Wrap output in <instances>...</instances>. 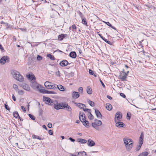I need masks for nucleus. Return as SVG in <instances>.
Returning a JSON list of instances; mask_svg holds the SVG:
<instances>
[{
  "label": "nucleus",
  "instance_id": "nucleus-1",
  "mask_svg": "<svg viewBox=\"0 0 156 156\" xmlns=\"http://www.w3.org/2000/svg\"><path fill=\"white\" fill-rule=\"evenodd\" d=\"M11 74L13 78L20 82H23L24 80V78L20 73L15 70H12L11 72Z\"/></svg>",
  "mask_w": 156,
  "mask_h": 156
},
{
  "label": "nucleus",
  "instance_id": "nucleus-2",
  "mask_svg": "<svg viewBox=\"0 0 156 156\" xmlns=\"http://www.w3.org/2000/svg\"><path fill=\"white\" fill-rule=\"evenodd\" d=\"M123 141L126 145V148L128 151H129L132 147L133 144V141L128 138H124Z\"/></svg>",
  "mask_w": 156,
  "mask_h": 156
},
{
  "label": "nucleus",
  "instance_id": "nucleus-3",
  "mask_svg": "<svg viewBox=\"0 0 156 156\" xmlns=\"http://www.w3.org/2000/svg\"><path fill=\"white\" fill-rule=\"evenodd\" d=\"M68 106V104L66 102H62L58 103L57 102L56 104L54 106V108L56 110H58L61 109H65L67 106Z\"/></svg>",
  "mask_w": 156,
  "mask_h": 156
},
{
  "label": "nucleus",
  "instance_id": "nucleus-4",
  "mask_svg": "<svg viewBox=\"0 0 156 156\" xmlns=\"http://www.w3.org/2000/svg\"><path fill=\"white\" fill-rule=\"evenodd\" d=\"M43 99L44 100V101L45 103L47 104L50 105H54V106H55V105L56 104V103L57 102V101L52 100L50 98L46 97L44 96Z\"/></svg>",
  "mask_w": 156,
  "mask_h": 156
},
{
  "label": "nucleus",
  "instance_id": "nucleus-5",
  "mask_svg": "<svg viewBox=\"0 0 156 156\" xmlns=\"http://www.w3.org/2000/svg\"><path fill=\"white\" fill-rule=\"evenodd\" d=\"M144 137V134L142 132L141 133V135L139 137V144L136 149V151H139L141 147V146L143 143Z\"/></svg>",
  "mask_w": 156,
  "mask_h": 156
},
{
  "label": "nucleus",
  "instance_id": "nucleus-6",
  "mask_svg": "<svg viewBox=\"0 0 156 156\" xmlns=\"http://www.w3.org/2000/svg\"><path fill=\"white\" fill-rule=\"evenodd\" d=\"M50 82L48 81H46L45 82L44 85L48 89H55L57 88V87H56V84H54L53 85H50Z\"/></svg>",
  "mask_w": 156,
  "mask_h": 156
},
{
  "label": "nucleus",
  "instance_id": "nucleus-7",
  "mask_svg": "<svg viewBox=\"0 0 156 156\" xmlns=\"http://www.w3.org/2000/svg\"><path fill=\"white\" fill-rule=\"evenodd\" d=\"M9 58L7 56L2 57L0 59V63L2 64H4L6 62H9Z\"/></svg>",
  "mask_w": 156,
  "mask_h": 156
},
{
  "label": "nucleus",
  "instance_id": "nucleus-8",
  "mask_svg": "<svg viewBox=\"0 0 156 156\" xmlns=\"http://www.w3.org/2000/svg\"><path fill=\"white\" fill-rule=\"evenodd\" d=\"M102 124V122L101 121H98V122H94L92 123V126L96 129H98V126H101Z\"/></svg>",
  "mask_w": 156,
  "mask_h": 156
},
{
  "label": "nucleus",
  "instance_id": "nucleus-9",
  "mask_svg": "<svg viewBox=\"0 0 156 156\" xmlns=\"http://www.w3.org/2000/svg\"><path fill=\"white\" fill-rule=\"evenodd\" d=\"M122 118V114L120 112H117L115 114V121L116 122L117 120H119Z\"/></svg>",
  "mask_w": 156,
  "mask_h": 156
},
{
  "label": "nucleus",
  "instance_id": "nucleus-10",
  "mask_svg": "<svg viewBox=\"0 0 156 156\" xmlns=\"http://www.w3.org/2000/svg\"><path fill=\"white\" fill-rule=\"evenodd\" d=\"M71 64L69 63L67 60H66L61 61L59 63V65L62 67L68 65H70Z\"/></svg>",
  "mask_w": 156,
  "mask_h": 156
},
{
  "label": "nucleus",
  "instance_id": "nucleus-11",
  "mask_svg": "<svg viewBox=\"0 0 156 156\" xmlns=\"http://www.w3.org/2000/svg\"><path fill=\"white\" fill-rule=\"evenodd\" d=\"M87 144L88 146L93 147L95 145V143L93 140L91 139H88L87 141Z\"/></svg>",
  "mask_w": 156,
  "mask_h": 156
},
{
  "label": "nucleus",
  "instance_id": "nucleus-12",
  "mask_svg": "<svg viewBox=\"0 0 156 156\" xmlns=\"http://www.w3.org/2000/svg\"><path fill=\"white\" fill-rule=\"evenodd\" d=\"M20 86L24 89L27 91H29L30 90V87L28 85L26 84L23 83Z\"/></svg>",
  "mask_w": 156,
  "mask_h": 156
},
{
  "label": "nucleus",
  "instance_id": "nucleus-13",
  "mask_svg": "<svg viewBox=\"0 0 156 156\" xmlns=\"http://www.w3.org/2000/svg\"><path fill=\"white\" fill-rule=\"evenodd\" d=\"M40 92L43 94H56V93L54 91H52L44 90H40Z\"/></svg>",
  "mask_w": 156,
  "mask_h": 156
},
{
  "label": "nucleus",
  "instance_id": "nucleus-14",
  "mask_svg": "<svg viewBox=\"0 0 156 156\" xmlns=\"http://www.w3.org/2000/svg\"><path fill=\"white\" fill-rule=\"evenodd\" d=\"M79 118L81 122L82 119L86 120L85 115L83 112H80L79 114Z\"/></svg>",
  "mask_w": 156,
  "mask_h": 156
},
{
  "label": "nucleus",
  "instance_id": "nucleus-15",
  "mask_svg": "<svg viewBox=\"0 0 156 156\" xmlns=\"http://www.w3.org/2000/svg\"><path fill=\"white\" fill-rule=\"evenodd\" d=\"M72 97L73 98L76 99L80 97V94L78 92L73 91L72 93Z\"/></svg>",
  "mask_w": 156,
  "mask_h": 156
},
{
  "label": "nucleus",
  "instance_id": "nucleus-16",
  "mask_svg": "<svg viewBox=\"0 0 156 156\" xmlns=\"http://www.w3.org/2000/svg\"><path fill=\"white\" fill-rule=\"evenodd\" d=\"M74 103L76 105L80 108H83L86 107V106L83 104L74 102Z\"/></svg>",
  "mask_w": 156,
  "mask_h": 156
},
{
  "label": "nucleus",
  "instance_id": "nucleus-17",
  "mask_svg": "<svg viewBox=\"0 0 156 156\" xmlns=\"http://www.w3.org/2000/svg\"><path fill=\"white\" fill-rule=\"evenodd\" d=\"M95 111L97 118H101L102 115L100 112L97 109H95Z\"/></svg>",
  "mask_w": 156,
  "mask_h": 156
},
{
  "label": "nucleus",
  "instance_id": "nucleus-18",
  "mask_svg": "<svg viewBox=\"0 0 156 156\" xmlns=\"http://www.w3.org/2000/svg\"><path fill=\"white\" fill-rule=\"evenodd\" d=\"M115 126H116L118 127H123L126 126V125L122 122H117L116 123Z\"/></svg>",
  "mask_w": 156,
  "mask_h": 156
},
{
  "label": "nucleus",
  "instance_id": "nucleus-19",
  "mask_svg": "<svg viewBox=\"0 0 156 156\" xmlns=\"http://www.w3.org/2000/svg\"><path fill=\"white\" fill-rule=\"evenodd\" d=\"M27 77L31 81L35 80V77L34 75L29 74L27 76Z\"/></svg>",
  "mask_w": 156,
  "mask_h": 156
},
{
  "label": "nucleus",
  "instance_id": "nucleus-20",
  "mask_svg": "<svg viewBox=\"0 0 156 156\" xmlns=\"http://www.w3.org/2000/svg\"><path fill=\"white\" fill-rule=\"evenodd\" d=\"M67 36L66 34H62L58 35V39L60 41L62 40L63 38L66 37Z\"/></svg>",
  "mask_w": 156,
  "mask_h": 156
},
{
  "label": "nucleus",
  "instance_id": "nucleus-21",
  "mask_svg": "<svg viewBox=\"0 0 156 156\" xmlns=\"http://www.w3.org/2000/svg\"><path fill=\"white\" fill-rule=\"evenodd\" d=\"M81 122H82L83 125L85 126H88L89 125V122L86 120L82 119Z\"/></svg>",
  "mask_w": 156,
  "mask_h": 156
},
{
  "label": "nucleus",
  "instance_id": "nucleus-22",
  "mask_svg": "<svg viewBox=\"0 0 156 156\" xmlns=\"http://www.w3.org/2000/svg\"><path fill=\"white\" fill-rule=\"evenodd\" d=\"M74 156H77L76 155H74ZM77 156H87L86 152L84 151L79 152L78 153Z\"/></svg>",
  "mask_w": 156,
  "mask_h": 156
},
{
  "label": "nucleus",
  "instance_id": "nucleus-23",
  "mask_svg": "<svg viewBox=\"0 0 156 156\" xmlns=\"http://www.w3.org/2000/svg\"><path fill=\"white\" fill-rule=\"evenodd\" d=\"M77 141L78 142H80L82 144H84L87 143V141L84 139L82 138H78L77 139Z\"/></svg>",
  "mask_w": 156,
  "mask_h": 156
},
{
  "label": "nucleus",
  "instance_id": "nucleus-24",
  "mask_svg": "<svg viewBox=\"0 0 156 156\" xmlns=\"http://www.w3.org/2000/svg\"><path fill=\"white\" fill-rule=\"evenodd\" d=\"M80 15L81 16L82 19V23L84 25H87V22L86 21V20L85 18H84L82 17L83 14L81 12H80Z\"/></svg>",
  "mask_w": 156,
  "mask_h": 156
},
{
  "label": "nucleus",
  "instance_id": "nucleus-25",
  "mask_svg": "<svg viewBox=\"0 0 156 156\" xmlns=\"http://www.w3.org/2000/svg\"><path fill=\"white\" fill-rule=\"evenodd\" d=\"M69 56L70 57L73 58H75L76 57V54L75 52L72 51L69 54Z\"/></svg>",
  "mask_w": 156,
  "mask_h": 156
},
{
  "label": "nucleus",
  "instance_id": "nucleus-26",
  "mask_svg": "<svg viewBox=\"0 0 156 156\" xmlns=\"http://www.w3.org/2000/svg\"><path fill=\"white\" fill-rule=\"evenodd\" d=\"M13 115L15 118L20 119V120H21L20 117L17 111H15L13 113Z\"/></svg>",
  "mask_w": 156,
  "mask_h": 156
},
{
  "label": "nucleus",
  "instance_id": "nucleus-27",
  "mask_svg": "<svg viewBox=\"0 0 156 156\" xmlns=\"http://www.w3.org/2000/svg\"><path fill=\"white\" fill-rule=\"evenodd\" d=\"M87 91L88 94H90L92 93V89L89 86H88L87 88Z\"/></svg>",
  "mask_w": 156,
  "mask_h": 156
},
{
  "label": "nucleus",
  "instance_id": "nucleus-28",
  "mask_svg": "<svg viewBox=\"0 0 156 156\" xmlns=\"http://www.w3.org/2000/svg\"><path fill=\"white\" fill-rule=\"evenodd\" d=\"M56 87L58 88V89L61 91H64V87L61 85H57L56 84Z\"/></svg>",
  "mask_w": 156,
  "mask_h": 156
},
{
  "label": "nucleus",
  "instance_id": "nucleus-29",
  "mask_svg": "<svg viewBox=\"0 0 156 156\" xmlns=\"http://www.w3.org/2000/svg\"><path fill=\"white\" fill-rule=\"evenodd\" d=\"M106 108L109 111L111 110L112 109V106L108 103H107L106 104Z\"/></svg>",
  "mask_w": 156,
  "mask_h": 156
},
{
  "label": "nucleus",
  "instance_id": "nucleus-30",
  "mask_svg": "<svg viewBox=\"0 0 156 156\" xmlns=\"http://www.w3.org/2000/svg\"><path fill=\"white\" fill-rule=\"evenodd\" d=\"M88 118L90 119H94V117L93 115L90 112H89L88 113Z\"/></svg>",
  "mask_w": 156,
  "mask_h": 156
},
{
  "label": "nucleus",
  "instance_id": "nucleus-31",
  "mask_svg": "<svg viewBox=\"0 0 156 156\" xmlns=\"http://www.w3.org/2000/svg\"><path fill=\"white\" fill-rule=\"evenodd\" d=\"M41 86L38 83V84H37L36 88L37 89V90H38L40 92L41 90H44V89H41Z\"/></svg>",
  "mask_w": 156,
  "mask_h": 156
},
{
  "label": "nucleus",
  "instance_id": "nucleus-32",
  "mask_svg": "<svg viewBox=\"0 0 156 156\" xmlns=\"http://www.w3.org/2000/svg\"><path fill=\"white\" fill-rule=\"evenodd\" d=\"M126 76H127L125 75L124 76H121L120 79L122 81H126L127 78Z\"/></svg>",
  "mask_w": 156,
  "mask_h": 156
},
{
  "label": "nucleus",
  "instance_id": "nucleus-33",
  "mask_svg": "<svg viewBox=\"0 0 156 156\" xmlns=\"http://www.w3.org/2000/svg\"><path fill=\"white\" fill-rule=\"evenodd\" d=\"M87 102L91 106L94 107V103L93 101H92L90 100H88Z\"/></svg>",
  "mask_w": 156,
  "mask_h": 156
},
{
  "label": "nucleus",
  "instance_id": "nucleus-34",
  "mask_svg": "<svg viewBox=\"0 0 156 156\" xmlns=\"http://www.w3.org/2000/svg\"><path fill=\"white\" fill-rule=\"evenodd\" d=\"M47 56L51 60H54L55 59L54 57L50 54H48L47 55Z\"/></svg>",
  "mask_w": 156,
  "mask_h": 156
},
{
  "label": "nucleus",
  "instance_id": "nucleus-35",
  "mask_svg": "<svg viewBox=\"0 0 156 156\" xmlns=\"http://www.w3.org/2000/svg\"><path fill=\"white\" fill-rule=\"evenodd\" d=\"M148 154V153L147 151L144 152L139 154L138 156H147Z\"/></svg>",
  "mask_w": 156,
  "mask_h": 156
},
{
  "label": "nucleus",
  "instance_id": "nucleus-36",
  "mask_svg": "<svg viewBox=\"0 0 156 156\" xmlns=\"http://www.w3.org/2000/svg\"><path fill=\"white\" fill-rule=\"evenodd\" d=\"M32 137L33 139H37L40 140H43V138H42L41 137H39L38 136L34 135L32 136Z\"/></svg>",
  "mask_w": 156,
  "mask_h": 156
},
{
  "label": "nucleus",
  "instance_id": "nucleus-37",
  "mask_svg": "<svg viewBox=\"0 0 156 156\" xmlns=\"http://www.w3.org/2000/svg\"><path fill=\"white\" fill-rule=\"evenodd\" d=\"M66 108L68 111L72 112V108L71 107L68 105V106H66Z\"/></svg>",
  "mask_w": 156,
  "mask_h": 156
},
{
  "label": "nucleus",
  "instance_id": "nucleus-38",
  "mask_svg": "<svg viewBox=\"0 0 156 156\" xmlns=\"http://www.w3.org/2000/svg\"><path fill=\"white\" fill-rule=\"evenodd\" d=\"M38 83L36 82H34L32 83V87L34 88H35L36 87Z\"/></svg>",
  "mask_w": 156,
  "mask_h": 156
},
{
  "label": "nucleus",
  "instance_id": "nucleus-39",
  "mask_svg": "<svg viewBox=\"0 0 156 156\" xmlns=\"http://www.w3.org/2000/svg\"><path fill=\"white\" fill-rule=\"evenodd\" d=\"M131 117V113L130 112H127L126 115V117L127 119L130 120Z\"/></svg>",
  "mask_w": 156,
  "mask_h": 156
},
{
  "label": "nucleus",
  "instance_id": "nucleus-40",
  "mask_svg": "<svg viewBox=\"0 0 156 156\" xmlns=\"http://www.w3.org/2000/svg\"><path fill=\"white\" fill-rule=\"evenodd\" d=\"M28 115L30 118H31L33 120H35V117L33 115L31 114H29Z\"/></svg>",
  "mask_w": 156,
  "mask_h": 156
},
{
  "label": "nucleus",
  "instance_id": "nucleus-41",
  "mask_svg": "<svg viewBox=\"0 0 156 156\" xmlns=\"http://www.w3.org/2000/svg\"><path fill=\"white\" fill-rule=\"evenodd\" d=\"M13 87L15 90H19L17 85L16 84H14L13 85Z\"/></svg>",
  "mask_w": 156,
  "mask_h": 156
},
{
  "label": "nucleus",
  "instance_id": "nucleus-42",
  "mask_svg": "<svg viewBox=\"0 0 156 156\" xmlns=\"http://www.w3.org/2000/svg\"><path fill=\"white\" fill-rule=\"evenodd\" d=\"M42 57L39 55H37V60L41 61L42 59Z\"/></svg>",
  "mask_w": 156,
  "mask_h": 156
},
{
  "label": "nucleus",
  "instance_id": "nucleus-43",
  "mask_svg": "<svg viewBox=\"0 0 156 156\" xmlns=\"http://www.w3.org/2000/svg\"><path fill=\"white\" fill-rule=\"evenodd\" d=\"M39 116H42L43 114V111L41 109H40L39 111Z\"/></svg>",
  "mask_w": 156,
  "mask_h": 156
},
{
  "label": "nucleus",
  "instance_id": "nucleus-44",
  "mask_svg": "<svg viewBox=\"0 0 156 156\" xmlns=\"http://www.w3.org/2000/svg\"><path fill=\"white\" fill-rule=\"evenodd\" d=\"M18 94L20 95H23L24 94V92L23 90H19L18 91Z\"/></svg>",
  "mask_w": 156,
  "mask_h": 156
},
{
  "label": "nucleus",
  "instance_id": "nucleus-45",
  "mask_svg": "<svg viewBox=\"0 0 156 156\" xmlns=\"http://www.w3.org/2000/svg\"><path fill=\"white\" fill-rule=\"evenodd\" d=\"M84 111L86 112L87 111L88 112V113L89 112H90V109L89 108H82Z\"/></svg>",
  "mask_w": 156,
  "mask_h": 156
},
{
  "label": "nucleus",
  "instance_id": "nucleus-46",
  "mask_svg": "<svg viewBox=\"0 0 156 156\" xmlns=\"http://www.w3.org/2000/svg\"><path fill=\"white\" fill-rule=\"evenodd\" d=\"M5 107L6 109L9 111L10 109V108H9L8 105L5 104Z\"/></svg>",
  "mask_w": 156,
  "mask_h": 156
},
{
  "label": "nucleus",
  "instance_id": "nucleus-47",
  "mask_svg": "<svg viewBox=\"0 0 156 156\" xmlns=\"http://www.w3.org/2000/svg\"><path fill=\"white\" fill-rule=\"evenodd\" d=\"M83 88L82 87H80L78 89V91L80 92L81 93H82L83 92Z\"/></svg>",
  "mask_w": 156,
  "mask_h": 156
},
{
  "label": "nucleus",
  "instance_id": "nucleus-48",
  "mask_svg": "<svg viewBox=\"0 0 156 156\" xmlns=\"http://www.w3.org/2000/svg\"><path fill=\"white\" fill-rule=\"evenodd\" d=\"M89 73L90 75H93V74H94V72L91 69H89Z\"/></svg>",
  "mask_w": 156,
  "mask_h": 156
},
{
  "label": "nucleus",
  "instance_id": "nucleus-49",
  "mask_svg": "<svg viewBox=\"0 0 156 156\" xmlns=\"http://www.w3.org/2000/svg\"><path fill=\"white\" fill-rule=\"evenodd\" d=\"M100 81L101 82V83L103 87L104 88H105V84H104V83H103V82L102 81V80H101L100 79Z\"/></svg>",
  "mask_w": 156,
  "mask_h": 156
},
{
  "label": "nucleus",
  "instance_id": "nucleus-50",
  "mask_svg": "<svg viewBox=\"0 0 156 156\" xmlns=\"http://www.w3.org/2000/svg\"><path fill=\"white\" fill-rule=\"evenodd\" d=\"M106 24L109 26L110 27H112V25L110 24V23L108 22H105Z\"/></svg>",
  "mask_w": 156,
  "mask_h": 156
},
{
  "label": "nucleus",
  "instance_id": "nucleus-51",
  "mask_svg": "<svg viewBox=\"0 0 156 156\" xmlns=\"http://www.w3.org/2000/svg\"><path fill=\"white\" fill-rule=\"evenodd\" d=\"M21 108L23 110V111L24 112H26V108H24V107L23 106H21Z\"/></svg>",
  "mask_w": 156,
  "mask_h": 156
},
{
  "label": "nucleus",
  "instance_id": "nucleus-52",
  "mask_svg": "<svg viewBox=\"0 0 156 156\" xmlns=\"http://www.w3.org/2000/svg\"><path fill=\"white\" fill-rule=\"evenodd\" d=\"M48 133L50 135H52L53 134V132L51 130H49L48 131Z\"/></svg>",
  "mask_w": 156,
  "mask_h": 156
},
{
  "label": "nucleus",
  "instance_id": "nucleus-53",
  "mask_svg": "<svg viewBox=\"0 0 156 156\" xmlns=\"http://www.w3.org/2000/svg\"><path fill=\"white\" fill-rule=\"evenodd\" d=\"M120 94L121 97H123V98H125L126 97L125 94L123 93H120Z\"/></svg>",
  "mask_w": 156,
  "mask_h": 156
},
{
  "label": "nucleus",
  "instance_id": "nucleus-54",
  "mask_svg": "<svg viewBox=\"0 0 156 156\" xmlns=\"http://www.w3.org/2000/svg\"><path fill=\"white\" fill-rule=\"evenodd\" d=\"M52 126V124L51 123H49L48 124V128H51Z\"/></svg>",
  "mask_w": 156,
  "mask_h": 156
},
{
  "label": "nucleus",
  "instance_id": "nucleus-55",
  "mask_svg": "<svg viewBox=\"0 0 156 156\" xmlns=\"http://www.w3.org/2000/svg\"><path fill=\"white\" fill-rule=\"evenodd\" d=\"M145 5L148 8H152V7H153L154 8L153 6L151 5L148 4V5Z\"/></svg>",
  "mask_w": 156,
  "mask_h": 156
},
{
  "label": "nucleus",
  "instance_id": "nucleus-56",
  "mask_svg": "<svg viewBox=\"0 0 156 156\" xmlns=\"http://www.w3.org/2000/svg\"><path fill=\"white\" fill-rule=\"evenodd\" d=\"M0 49L3 52L5 51L3 48L2 46L0 44Z\"/></svg>",
  "mask_w": 156,
  "mask_h": 156
},
{
  "label": "nucleus",
  "instance_id": "nucleus-57",
  "mask_svg": "<svg viewBox=\"0 0 156 156\" xmlns=\"http://www.w3.org/2000/svg\"><path fill=\"white\" fill-rule=\"evenodd\" d=\"M56 75H58L59 76H60V72L59 71H58L56 72Z\"/></svg>",
  "mask_w": 156,
  "mask_h": 156
},
{
  "label": "nucleus",
  "instance_id": "nucleus-58",
  "mask_svg": "<svg viewBox=\"0 0 156 156\" xmlns=\"http://www.w3.org/2000/svg\"><path fill=\"white\" fill-rule=\"evenodd\" d=\"M69 139L72 142H74L75 141V140L72 138V137H69Z\"/></svg>",
  "mask_w": 156,
  "mask_h": 156
},
{
  "label": "nucleus",
  "instance_id": "nucleus-59",
  "mask_svg": "<svg viewBox=\"0 0 156 156\" xmlns=\"http://www.w3.org/2000/svg\"><path fill=\"white\" fill-rule=\"evenodd\" d=\"M12 98L13 100L14 101H15L16 100V98L15 97L14 95L13 94H12Z\"/></svg>",
  "mask_w": 156,
  "mask_h": 156
},
{
  "label": "nucleus",
  "instance_id": "nucleus-60",
  "mask_svg": "<svg viewBox=\"0 0 156 156\" xmlns=\"http://www.w3.org/2000/svg\"><path fill=\"white\" fill-rule=\"evenodd\" d=\"M107 97L108 99H109L110 100H112V98L110 96L107 95Z\"/></svg>",
  "mask_w": 156,
  "mask_h": 156
},
{
  "label": "nucleus",
  "instance_id": "nucleus-61",
  "mask_svg": "<svg viewBox=\"0 0 156 156\" xmlns=\"http://www.w3.org/2000/svg\"><path fill=\"white\" fill-rule=\"evenodd\" d=\"M106 42L107 43H108V44H110V45H112V43L110 41H106Z\"/></svg>",
  "mask_w": 156,
  "mask_h": 156
},
{
  "label": "nucleus",
  "instance_id": "nucleus-62",
  "mask_svg": "<svg viewBox=\"0 0 156 156\" xmlns=\"http://www.w3.org/2000/svg\"><path fill=\"white\" fill-rule=\"evenodd\" d=\"M72 27L73 30H75L76 29V27L75 25H73L72 26Z\"/></svg>",
  "mask_w": 156,
  "mask_h": 156
},
{
  "label": "nucleus",
  "instance_id": "nucleus-63",
  "mask_svg": "<svg viewBox=\"0 0 156 156\" xmlns=\"http://www.w3.org/2000/svg\"><path fill=\"white\" fill-rule=\"evenodd\" d=\"M42 127L43 128L45 129L46 130H47V128L45 125H43L42 126Z\"/></svg>",
  "mask_w": 156,
  "mask_h": 156
},
{
  "label": "nucleus",
  "instance_id": "nucleus-64",
  "mask_svg": "<svg viewBox=\"0 0 156 156\" xmlns=\"http://www.w3.org/2000/svg\"><path fill=\"white\" fill-rule=\"evenodd\" d=\"M129 70H128L126 72H125L124 73L125 75L127 76L128 74L129 73Z\"/></svg>",
  "mask_w": 156,
  "mask_h": 156
}]
</instances>
